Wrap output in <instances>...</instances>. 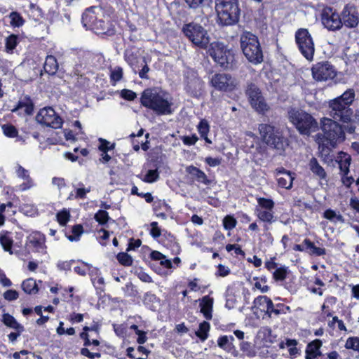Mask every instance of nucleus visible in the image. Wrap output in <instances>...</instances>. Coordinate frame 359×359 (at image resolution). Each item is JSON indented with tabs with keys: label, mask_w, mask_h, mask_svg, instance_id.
Masks as SVG:
<instances>
[{
	"label": "nucleus",
	"mask_w": 359,
	"mask_h": 359,
	"mask_svg": "<svg viewBox=\"0 0 359 359\" xmlns=\"http://www.w3.org/2000/svg\"><path fill=\"white\" fill-rule=\"evenodd\" d=\"M2 322L5 325L12 329L15 330L18 332H23L24 327L20 323L17 322L13 316L8 313H4L2 316Z\"/></svg>",
	"instance_id": "27"
},
{
	"label": "nucleus",
	"mask_w": 359,
	"mask_h": 359,
	"mask_svg": "<svg viewBox=\"0 0 359 359\" xmlns=\"http://www.w3.org/2000/svg\"><path fill=\"white\" fill-rule=\"evenodd\" d=\"M321 130L322 133L317 135H321L332 147H334L337 143L345 140V133L341 126L331 118H323L321 120Z\"/></svg>",
	"instance_id": "6"
},
{
	"label": "nucleus",
	"mask_w": 359,
	"mask_h": 359,
	"mask_svg": "<svg viewBox=\"0 0 359 359\" xmlns=\"http://www.w3.org/2000/svg\"><path fill=\"white\" fill-rule=\"evenodd\" d=\"M287 275L286 268L277 269L273 273V278L276 280H283L285 279Z\"/></svg>",
	"instance_id": "51"
},
{
	"label": "nucleus",
	"mask_w": 359,
	"mask_h": 359,
	"mask_svg": "<svg viewBox=\"0 0 359 359\" xmlns=\"http://www.w3.org/2000/svg\"><path fill=\"white\" fill-rule=\"evenodd\" d=\"M17 45V36L14 34L10 35L6 39V48L7 51H12Z\"/></svg>",
	"instance_id": "46"
},
{
	"label": "nucleus",
	"mask_w": 359,
	"mask_h": 359,
	"mask_svg": "<svg viewBox=\"0 0 359 359\" xmlns=\"http://www.w3.org/2000/svg\"><path fill=\"white\" fill-rule=\"evenodd\" d=\"M36 121L43 126L57 129L62 126L61 117L52 107H44L39 110L36 116Z\"/></svg>",
	"instance_id": "12"
},
{
	"label": "nucleus",
	"mask_w": 359,
	"mask_h": 359,
	"mask_svg": "<svg viewBox=\"0 0 359 359\" xmlns=\"http://www.w3.org/2000/svg\"><path fill=\"white\" fill-rule=\"evenodd\" d=\"M9 18H11V25L13 27H21L24 24V20L21 17V15L17 12H12L9 15Z\"/></svg>",
	"instance_id": "39"
},
{
	"label": "nucleus",
	"mask_w": 359,
	"mask_h": 359,
	"mask_svg": "<svg viewBox=\"0 0 359 359\" xmlns=\"http://www.w3.org/2000/svg\"><path fill=\"white\" fill-rule=\"evenodd\" d=\"M243 150L246 153H250L254 156L262 152V147L258 140H252V138H245L243 142Z\"/></svg>",
	"instance_id": "21"
},
{
	"label": "nucleus",
	"mask_w": 359,
	"mask_h": 359,
	"mask_svg": "<svg viewBox=\"0 0 359 359\" xmlns=\"http://www.w3.org/2000/svg\"><path fill=\"white\" fill-rule=\"evenodd\" d=\"M16 174L18 177L24 180H27L31 178L29 174V171L20 165H18L16 168Z\"/></svg>",
	"instance_id": "49"
},
{
	"label": "nucleus",
	"mask_w": 359,
	"mask_h": 359,
	"mask_svg": "<svg viewBox=\"0 0 359 359\" xmlns=\"http://www.w3.org/2000/svg\"><path fill=\"white\" fill-rule=\"evenodd\" d=\"M106 22L102 19H97L95 23L94 27H92L90 29L93 30L97 34H104L106 29Z\"/></svg>",
	"instance_id": "43"
},
{
	"label": "nucleus",
	"mask_w": 359,
	"mask_h": 359,
	"mask_svg": "<svg viewBox=\"0 0 359 359\" xmlns=\"http://www.w3.org/2000/svg\"><path fill=\"white\" fill-rule=\"evenodd\" d=\"M204 0H185L188 6L191 8H198L203 2Z\"/></svg>",
	"instance_id": "63"
},
{
	"label": "nucleus",
	"mask_w": 359,
	"mask_h": 359,
	"mask_svg": "<svg viewBox=\"0 0 359 359\" xmlns=\"http://www.w3.org/2000/svg\"><path fill=\"white\" fill-rule=\"evenodd\" d=\"M295 41L299 50L305 58L311 61L315 52L314 43L306 29H299L295 33Z\"/></svg>",
	"instance_id": "10"
},
{
	"label": "nucleus",
	"mask_w": 359,
	"mask_h": 359,
	"mask_svg": "<svg viewBox=\"0 0 359 359\" xmlns=\"http://www.w3.org/2000/svg\"><path fill=\"white\" fill-rule=\"evenodd\" d=\"M211 83L216 89L231 91L237 86L236 79L227 74H216L212 76Z\"/></svg>",
	"instance_id": "15"
},
{
	"label": "nucleus",
	"mask_w": 359,
	"mask_h": 359,
	"mask_svg": "<svg viewBox=\"0 0 359 359\" xmlns=\"http://www.w3.org/2000/svg\"><path fill=\"white\" fill-rule=\"evenodd\" d=\"M34 186V182L32 178L25 180L23 183L19 185V189L22 191H27Z\"/></svg>",
	"instance_id": "57"
},
{
	"label": "nucleus",
	"mask_w": 359,
	"mask_h": 359,
	"mask_svg": "<svg viewBox=\"0 0 359 359\" xmlns=\"http://www.w3.org/2000/svg\"><path fill=\"white\" fill-rule=\"evenodd\" d=\"M182 32L196 46L203 49H208L210 47L211 43L210 36L201 25L190 22L183 26Z\"/></svg>",
	"instance_id": "7"
},
{
	"label": "nucleus",
	"mask_w": 359,
	"mask_h": 359,
	"mask_svg": "<svg viewBox=\"0 0 359 359\" xmlns=\"http://www.w3.org/2000/svg\"><path fill=\"white\" fill-rule=\"evenodd\" d=\"M322 346V341L320 339H316L309 343L306 349V354L313 355L318 349H320Z\"/></svg>",
	"instance_id": "37"
},
{
	"label": "nucleus",
	"mask_w": 359,
	"mask_h": 359,
	"mask_svg": "<svg viewBox=\"0 0 359 359\" xmlns=\"http://www.w3.org/2000/svg\"><path fill=\"white\" fill-rule=\"evenodd\" d=\"M309 168L311 172L319 179H325L327 175L324 168L319 164L316 158H312L309 161Z\"/></svg>",
	"instance_id": "25"
},
{
	"label": "nucleus",
	"mask_w": 359,
	"mask_h": 359,
	"mask_svg": "<svg viewBox=\"0 0 359 359\" xmlns=\"http://www.w3.org/2000/svg\"><path fill=\"white\" fill-rule=\"evenodd\" d=\"M354 98V90L348 89L341 96L331 100L329 103V114L332 120L344 123L351 122L353 117V110L350 106Z\"/></svg>",
	"instance_id": "1"
},
{
	"label": "nucleus",
	"mask_w": 359,
	"mask_h": 359,
	"mask_svg": "<svg viewBox=\"0 0 359 359\" xmlns=\"http://www.w3.org/2000/svg\"><path fill=\"white\" fill-rule=\"evenodd\" d=\"M241 350L245 353L248 357L252 358L256 355V351L250 342L243 341L241 344Z\"/></svg>",
	"instance_id": "38"
},
{
	"label": "nucleus",
	"mask_w": 359,
	"mask_h": 359,
	"mask_svg": "<svg viewBox=\"0 0 359 359\" xmlns=\"http://www.w3.org/2000/svg\"><path fill=\"white\" fill-rule=\"evenodd\" d=\"M18 292L14 290H8L4 293V297L8 301H13L18 298Z\"/></svg>",
	"instance_id": "55"
},
{
	"label": "nucleus",
	"mask_w": 359,
	"mask_h": 359,
	"mask_svg": "<svg viewBox=\"0 0 359 359\" xmlns=\"http://www.w3.org/2000/svg\"><path fill=\"white\" fill-rule=\"evenodd\" d=\"M22 288L25 292L31 294L38 292L37 285L36 281L32 278L25 280L22 283Z\"/></svg>",
	"instance_id": "32"
},
{
	"label": "nucleus",
	"mask_w": 359,
	"mask_h": 359,
	"mask_svg": "<svg viewBox=\"0 0 359 359\" xmlns=\"http://www.w3.org/2000/svg\"><path fill=\"white\" fill-rule=\"evenodd\" d=\"M341 21L346 27H355L359 22V15L356 8L352 6H346L341 13Z\"/></svg>",
	"instance_id": "17"
},
{
	"label": "nucleus",
	"mask_w": 359,
	"mask_h": 359,
	"mask_svg": "<svg viewBox=\"0 0 359 359\" xmlns=\"http://www.w3.org/2000/svg\"><path fill=\"white\" fill-rule=\"evenodd\" d=\"M289 118L302 135H310L318 128L316 120L310 114L302 110L291 109L289 111Z\"/></svg>",
	"instance_id": "5"
},
{
	"label": "nucleus",
	"mask_w": 359,
	"mask_h": 359,
	"mask_svg": "<svg viewBox=\"0 0 359 359\" xmlns=\"http://www.w3.org/2000/svg\"><path fill=\"white\" fill-rule=\"evenodd\" d=\"M118 261L123 266H130L133 263L132 257L126 252H121L117 255Z\"/></svg>",
	"instance_id": "41"
},
{
	"label": "nucleus",
	"mask_w": 359,
	"mask_h": 359,
	"mask_svg": "<svg viewBox=\"0 0 359 359\" xmlns=\"http://www.w3.org/2000/svg\"><path fill=\"white\" fill-rule=\"evenodd\" d=\"M208 52L221 67L224 69L231 68L234 61V54L227 49L225 46L219 41H213L210 44Z\"/></svg>",
	"instance_id": "9"
},
{
	"label": "nucleus",
	"mask_w": 359,
	"mask_h": 359,
	"mask_svg": "<svg viewBox=\"0 0 359 359\" xmlns=\"http://www.w3.org/2000/svg\"><path fill=\"white\" fill-rule=\"evenodd\" d=\"M209 128V124L205 120H201L198 126V130L201 137H205L208 135Z\"/></svg>",
	"instance_id": "47"
},
{
	"label": "nucleus",
	"mask_w": 359,
	"mask_h": 359,
	"mask_svg": "<svg viewBox=\"0 0 359 359\" xmlns=\"http://www.w3.org/2000/svg\"><path fill=\"white\" fill-rule=\"evenodd\" d=\"M224 226L227 230H231L236 226V220L231 216H226L223 219Z\"/></svg>",
	"instance_id": "48"
},
{
	"label": "nucleus",
	"mask_w": 359,
	"mask_h": 359,
	"mask_svg": "<svg viewBox=\"0 0 359 359\" xmlns=\"http://www.w3.org/2000/svg\"><path fill=\"white\" fill-rule=\"evenodd\" d=\"M23 109L25 113L27 115H31L34 110V104L29 97H24L21 98L17 105V107L13 109L12 111H15L17 110Z\"/></svg>",
	"instance_id": "23"
},
{
	"label": "nucleus",
	"mask_w": 359,
	"mask_h": 359,
	"mask_svg": "<svg viewBox=\"0 0 359 359\" xmlns=\"http://www.w3.org/2000/svg\"><path fill=\"white\" fill-rule=\"evenodd\" d=\"M151 257L154 260L160 261V264L167 269H170L172 266V263L170 260L166 259L165 256L158 251H153L151 253Z\"/></svg>",
	"instance_id": "34"
},
{
	"label": "nucleus",
	"mask_w": 359,
	"mask_h": 359,
	"mask_svg": "<svg viewBox=\"0 0 359 359\" xmlns=\"http://www.w3.org/2000/svg\"><path fill=\"white\" fill-rule=\"evenodd\" d=\"M258 130L262 141L269 147L280 151L285 150L286 143L278 129L271 125L262 123L259 125Z\"/></svg>",
	"instance_id": "8"
},
{
	"label": "nucleus",
	"mask_w": 359,
	"mask_h": 359,
	"mask_svg": "<svg viewBox=\"0 0 359 359\" xmlns=\"http://www.w3.org/2000/svg\"><path fill=\"white\" fill-rule=\"evenodd\" d=\"M102 14L101 8L97 6H92L87 8L82 15V23L87 29L94 27L98 16Z\"/></svg>",
	"instance_id": "18"
},
{
	"label": "nucleus",
	"mask_w": 359,
	"mask_h": 359,
	"mask_svg": "<svg viewBox=\"0 0 359 359\" xmlns=\"http://www.w3.org/2000/svg\"><path fill=\"white\" fill-rule=\"evenodd\" d=\"M277 181L280 187L290 189L292 187L294 177L292 176L289 171L284 168H278L276 170Z\"/></svg>",
	"instance_id": "20"
},
{
	"label": "nucleus",
	"mask_w": 359,
	"mask_h": 359,
	"mask_svg": "<svg viewBox=\"0 0 359 359\" xmlns=\"http://www.w3.org/2000/svg\"><path fill=\"white\" fill-rule=\"evenodd\" d=\"M44 70L50 75L55 74L58 69L56 58L53 55H48L44 63Z\"/></svg>",
	"instance_id": "28"
},
{
	"label": "nucleus",
	"mask_w": 359,
	"mask_h": 359,
	"mask_svg": "<svg viewBox=\"0 0 359 359\" xmlns=\"http://www.w3.org/2000/svg\"><path fill=\"white\" fill-rule=\"evenodd\" d=\"M58 222L65 226L69 219V213L66 210L61 211L57 214Z\"/></svg>",
	"instance_id": "50"
},
{
	"label": "nucleus",
	"mask_w": 359,
	"mask_h": 359,
	"mask_svg": "<svg viewBox=\"0 0 359 359\" xmlns=\"http://www.w3.org/2000/svg\"><path fill=\"white\" fill-rule=\"evenodd\" d=\"M151 231L150 233L154 238H158L161 236V230L158 227V224L156 222H153L151 223Z\"/></svg>",
	"instance_id": "60"
},
{
	"label": "nucleus",
	"mask_w": 359,
	"mask_h": 359,
	"mask_svg": "<svg viewBox=\"0 0 359 359\" xmlns=\"http://www.w3.org/2000/svg\"><path fill=\"white\" fill-rule=\"evenodd\" d=\"M13 241L10 236L8 232H4L0 233V244L5 251H8L10 254H12L11 251Z\"/></svg>",
	"instance_id": "30"
},
{
	"label": "nucleus",
	"mask_w": 359,
	"mask_h": 359,
	"mask_svg": "<svg viewBox=\"0 0 359 359\" xmlns=\"http://www.w3.org/2000/svg\"><path fill=\"white\" fill-rule=\"evenodd\" d=\"M315 141L318 144L319 153L321 156H327L330 154L331 147L330 143L327 142L326 140H323V137L320 135H316L314 136Z\"/></svg>",
	"instance_id": "26"
},
{
	"label": "nucleus",
	"mask_w": 359,
	"mask_h": 359,
	"mask_svg": "<svg viewBox=\"0 0 359 359\" xmlns=\"http://www.w3.org/2000/svg\"><path fill=\"white\" fill-rule=\"evenodd\" d=\"M46 237L45 236L39 232L34 231L32 232L27 237V243L32 246L36 252H43L46 248L45 245Z\"/></svg>",
	"instance_id": "19"
},
{
	"label": "nucleus",
	"mask_w": 359,
	"mask_h": 359,
	"mask_svg": "<svg viewBox=\"0 0 359 359\" xmlns=\"http://www.w3.org/2000/svg\"><path fill=\"white\" fill-rule=\"evenodd\" d=\"M123 76V69L121 67H115L111 72V79L114 81H118Z\"/></svg>",
	"instance_id": "52"
},
{
	"label": "nucleus",
	"mask_w": 359,
	"mask_h": 359,
	"mask_svg": "<svg viewBox=\"0 0 359 359\" xmlns=\"http://www.w3.org/2000/svg\"><path fill=\"white\" fill-rule=\"evenodd\" d=\"M121 96L125 100L131 101L136 98L137 95L135 92L130 90L123 89L121 92Z\"/></svg>",
	"instance_id": "53"
},
{
	"label": "nucleus",
	"mask_w": 359,
	"mask_h": 359,
	"mask_svg": "<svg viewBox=\"0 0 359 359\" xmlns=\"http://www.w3.org/2000/svg\"><path fill=\"white\" fill-rule=\"evenodd\" d=\"M187 172L195 177V179L204 184H209L210 181L208 180L205 172L198 168L191 165L187 168Z\"/></svg>",
	"instance_id": "24"
},
{
	"label": "nucleus",
	"mask_w": 359,
	"mask_h": 359,
	"mask_svg": "<svg viewBox=\"0 0 359 359\" xmlns=\"http://www.w3.org/2000/svg\"><path fill=\"white\" fill-rule=\"evenodd\" d=\"M100 142L101 144L99 146V149L104 153L107 152V151L114 148V144L109 146V142L107 141L106 140L100 138Z\"/></svg>",
	"instance_id": "56"
},
{
	"label": "nucleus",
	"mask_w": 359,
	"mask_h": 359,
	"mask_svg": "<svg viewBox=\"0 0 359 359\" xmlns=\"http://www.w3.org/2000/svg\"><path fill=\"white\" fill-rule=\"evenodd\" d=\"M4 134L8 137H17L18 141H22V137L18 136V132L15 126L5 124L2 126Z\"/></svg>",
	"instance_id": "33"
},
{
	"label": "nucleus",
	"mask_w": 359,
	"mask_h": 359,
	"mask_svg": "<svg viewBox=\"0 0 359 359\" xmlns=\"http://www.w3.org/2000/svg\"><path fill=\"white\" fill-rule=\"evenodd\" d=\"M359 121V116L355 115L353 118L352 117V121L348 122L350 124L345 127V130L350 134H353L355 133V126L353 124L355 121Z\"/></svg>",
	"instance_id": "59"
},
{
	"label": "nucleus",
	"mask_w": 359,
	"mask_h": 359,
	"mask_svg": "<svg viewBox=\"0 0 359 359\" xmlns=\"http://www.w3.org/2000/svg\"><path fill=\"white\" fill-rule=\"evenodd\" d=\"M313 78L317 81H324L334 79L336 76V70L328 61L319 62L312 68Z\"/></svg>",
	"instance_id": "13"
},
{
	"label": "nucleus",
	"mask_w": 359,
	"mask_h": 359,
	"mask_svg": "<svg viewBox=\"0 0 359 359\" xmlns=\"http://www.w3.org/2000/svg\"><path fill=\"white\" fill-rule=\"evenodd\" d=\"M218 20L223 25H232L239 19L238 0H216Z\"/></svg>",
	"instance_id": "4"
},
{
	"label": "nucleus",
	"mask_w": 359,
	"mask_h": 359,
	"mask_svg": "<svg viewBox=\"0 0 359 359\" xmlns=\"http://www.w3.org/2000/svg\"><path fill=\"white\" fill-rule=\"evenodd\" d=\"M321 20L324 27L329 30H337L342 26L341 18L330 7H326L323 10Z\"/></svg>",
	"instance_id": "14"
},
{
	"label": "nucleus",
	"mask_w": 359,
	"mask_h": 359,
	"mask_svg": "<svg viewBox=\"0 0 359 359\" xmlns=\"http://www.w3.org/2000/svg\"><path fill=\"white\" fill-rule=\"evenodd\" d=\"M141 104L158 115L172 114V103L169 96L155 88H147L143 91Z\"/></svg>",
	"instance_id": "2"
},
{
	"label": "nucleus",
	"mask_w": 359,
	"mask_h": 359,
	"mask_svg": "<svg viewBox=\"0 0 359 359\" xmlns=\"http://www.w3.org/2000/svg\"><path fill=\"white\" fill-rule=\"evenodd\" d=\"M159 178V173L158 170H149L147 173L144 176V181L148 183H152L158 180Z\"/></svg>",
	"instance_id": "42"
},
{
	"label": "nucleus",
	"mask_w": 359,
	"mask_h": 359,
	"mask_svg": "<svg viewBox=\"0 0 359 359\" xmlns=\"http://www.w3.org/2000/svg\"><path fill=\"white\" fill-rule=\"evenodd\" d=\"M210 330V324L203 321L199 325V329L197 332H196V334L198 337L202 341H205L208 338V332Z\"/></svg>",
	"instance_id": "36"
},
{
	"label": "nucleus",
	"mask_w": 359,
	"mask_h": 359,
	"mask_svg": "<svg viewBox=\"0 0 359 359\" xmlns=\"http://www.w3.org/2000/svg\"><path fill=\"white\" fill-rule=\"evenodd\" d=\"M345 347L347 349H353L354 351H359V338L350 337L347 339Z\"/></svg>",
	"instance_id": "45"
},
{
	"label": "nucleus",
	"mask_w": 359,
	"mask_h": 359,
	"mask_svg": "<svg viewBox=\"0 0 359 359\" xmlns=\"http://www.w3.org/2000/svg\"><path fill=\"white\" fill-rule=\"evenodd\" d=\"M303 243L306 245V249L309 250V252L311 255L320 256L325 254V250L324 248L316 247L314 243L309 239H305Z\"/></svg>",
	"instance_id": "31"
},
{
	"label": "nucleus",
	"mask_w": 359,
	"mask_h": 359,
	"mask_svg": "<svg viewBox=\"0 0 359 359\" xmlns=\"http://www.w3.org/2000/svg\"><path fill=\"white\" fill-rule=\"evenodd\" d=\"M141 66L142 67V69L139 72V76L142 79H148L147 73L149 71V68L147 65L144 60H142L141 63Z\"/></svg>",
	"instance_id": "58"
},
{
	"label": "nucleus",
	"mask_w": 359,
	"mask_h": 359,
	"mask_svg": "<svg viewBox=\"0 0 359 359\" xmlns=\"http://www.w3.org/2000/svg\"><path fill=\"white\" fill-rule=\"evenodd\" d=\"M258 203L262 207L261 209L266 210H272L274 207V203L272 200L264 198H258Z\"/></svg>",
	"instance_id": "44"
},
{
	"label": "nucleus",
	"mask_w": 359,
	"mask_h": 359,
	"mask_svg": "<svg viewBox=\"0 0 359 359\" xmlns=\"http://www.w3.org/2000/svg\"><path fill=\"white\" fill-rule=\"evenodd\" d=\"M255 307L260 309V310H266V306H271V300L266 296H259L253 302Z\"/></svg>",
	"instance_id": "35"
},
{
	"label": "nucleus",
	"mask_w": 359,
	"mask_h": 359,
	"mask_svg": "<svg viewBox=\"0 0 359 359\" xmlns=\"http://www.w3.org/2000/svg\"><path fill=\"white\" fill-rule=\"evenodd\" d=\"M90 191V189L79 188L76 189V198H84L87 193Z\"/></svg>",
	"instance_id": "62"
},
{
	"label": "nucleus",
	"mask_w": 359,
	"mask_h": 359,
	"mask_svg": "<svg viewBox=\"0 0 359 359\" xmlns=\"http://www.w3.org/2000/svg\"><path fill=\"white\" fill-rule=\"evenodd\" d=\"M256 212L258 218L264 222L271 224L276 221V217L271 210L257 208Z\"/></svg>",
	"instance_id": "29"
},
{
	"label": "nucleus",
	"mask_w": 359,
	"mask_h": 359,
	"mask_svg": "<svg viewBox=\"0 0 359 359\" xmlns=\"http://www.w3.org/2000/svg\"><path fill=\"white\" fill-rule=\"evenodd\" d=\"M245 94L252 108L257 112L264 114L269 109V106L266 102L262 91L258 86L252 82L247 83Z\"/></svg>",
	"instance_id": "11"
},
{
	"label": "nucleus",
	"mask_w": 359,
	"mask_h": 359,
	"mask_svg": "<svg viewBox=\"0 0 359 359\" xmlns=\"http://www.w3.org/2000/svg\"><path fill=\"white\" fill-rule=\"evenodd\" d=\"M213 306V299L209 296H205L202 298L200 303L201 312L203 314L204 317L210 320L212 317V311Z\"/></svg>",
	"instance_id": "22"
},
{
	"label": "nucleus",
	"mask_w": 359,
	"mask_h": 359,
	"mask_svg": "<svg viewBox=\"0 0 359 359\" xmlns=\"http://www.w3.org/2000/svg\"><path fill=\"white\" fill-rule=\"evenodd\" d=\"M95 219L100 224H104L109 219V217L108 213L105 210H100L95 215Z\"/></svg>",
	"instance_id": "40"
},
{
	"label": "nucleus",
	"mask_w": 359,
	"mask_h": 359,
	"mask_svg": "<svg viewBox=\"0 0 359 359\" xmlns=\"http://www.w3.org/2000/svg\"><path fill=\"white\" fill-rule=\"evenodd\" d=\"M198 137L196 135H193L191 137L189 136H184L182 137V141L184 144L187 145H194L197 142Z\"/></svg>",
	"instance_id": "61"
},
{
	"label": "nucleus",
	"mask_w": 359,
	"mask_h": 359,
	"mask_svg": "<svg viewBox=\"0 0 359 359\" xmlns=\"http://www.w3.org/2000/svg\"><path fill=\"white\" fill-rule=\"evenodd\" d=\"M242 51L249 62L259 64L263 61V53L257 36L243 32L240 36Z\"/></svg>",
	"instance_id": "3"
},
{
	"label": "nucleus",
	"mask_w": 359,
	"mask_h": 359,
	"mask_svg": "<svg viewBox=\"0 0 359 359\" xmlns=\"http://www.w3.org/2000/svg\"><path fill=\"white\" fill-rule=\"evenodd\" d=\"M57 266L60 270H69L71 268V261H60L57 263Z\"/></svg>",
	"instance_id": "64"
},
{
	"label": "nucleus",
	"mask_w": 359,
	"mask_h": 359,
	"mask_svg": "<svg viewBox=\"0 0 359 359\" xmlns=\"http://www.w3.org/2000/svg\"><path fill=\"white\" fill-rule=\"evenodd\" d=\"M186 90L193 96H197L203 88V82L196 72L189 71L186 76Z\"/></svg>",
	"instance_id": "16"
},
{
	"label": "nucleus",
	"mask_w": 359,
	"mask_h": 359,
	"mask_svg": "<svg viewBox=\"0 0 359 359\" xmlns=\"http://www.w3.org/2000/svg\"><path fill=\"white\" fill-rule=\"evenodd\" d=\"M52 184L56 187L59 191L66 187V182L64 178L54 177L52 178Z\"/></svg>",
	"instance_id": "54"
}]
</instances>
